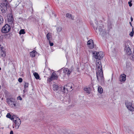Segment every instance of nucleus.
<instances>
[{"label":"nucleus","mask_w":134,"mask_h":134,"mask_svg":"<svg viewBox=\"0 0 134 134\" xmlns=\"http://www.w3.org/2000/svg\"><path fill=\"white\" fill-rule=\"evenodd\" d=\"M33 75L36 79H38L39 78V76L37 73L34 72L33 73Z\"/></svg>","instance_id":"obj_22"},{"label":"nucleus","mask_w":134,"mask_h":134,"mask_svg":"<svg viewBox=\"0 0 134 134\" xmlns=\"http://www.w3.org/2000/svg\"><path fill=\"white\" fill-rule=\"evenodd\" d=\"M132 56L130 57V59L132 60H134V51L132 52Z\"/></svg>","instance_id":"obj_28"},{"label":"nucleus","mask_w":134,"mask_h":134,"mask_svg":"<svg viewBox=\"0 0 134 134\" xmlns=\"http://www.w3.org/2000/svg\"><path fill=\"white\" fill-rule=\"evenodd\" d=\"M93 27L94 29L97 30L98 29L99 33V34L101 35L102 36H104L106 34V32L103 29V26L102 25H100L99 26L98 25L97 26V27Z\"/></svg>","instance_id":"obj_5"},{"label":"nucleus","mask_w":134,"mask_h":134,"mask_svg":"<svg viewBox=\"0 0 134 134\" xmlns=\"http://www.w3.org/2000/svg\"><path fill=\"white\" fill-rule=\"evenodd\" d=\"M49 43L50 44V46H53V45H54L53 43H51V42L50 41H49Z\"/></svg>","instance_id":"obj_33"},{"label":"nucleus","mask_w":134,"mask_h":134,"mask_svg":"<svg viewBox=\"0 0 134 134\" xmlns=\"http://www.w3.org/2000/svg\"><path fill=\"white\" fill-rule=\"evenodd\" d=\"M72 71L71 69H68L67 68L65 69L64 70V72L68 76L70 75Z\"/></svg>","instance_id":"obj_12"},{"label":"nucleus","mask_w":134,"mask_h":134,"mask_svg":"<svg viewBox=\"0 0 134 134\" xmlns=\"http://www.w3.org/2000/svg\"><path fill=\"white\" fill-rule=\"evenodd\" d=\"M62 29V27L60 26L57 27L56 28L57 33L59 34Z\"/></svg>","instance_id":"obj_20"},{"label":"nucleus","mask_w":134,"mask_h":134,"mask_svg":"<svg viewBox=\"0 0 134 134\" xmlns=\"http://www.w3.org/2000/svg\"><path fill=\"white\" fill-rule=\"evenodd\" d=\"M24 87L25 88L28 87L29 86V83L26 82H25L24 83Z\"/></svg>","instance_id":"obj_26"},{"label":"nucleus","mask_w":134,"mask_h":134,"mask_svg":"<svg viewBox=\"0 0 134 134\" xmlns=\"http://www.w3.org/2000/svg\"><path fill=\"white\" fill-rule=\"evenodd\" d=\"M93 54L94 57L96 59L100 60L102 59L103 57V52H93Z\"/></svg>","instance_id":"obj_6"},{"label":"nucleus","mask_w":134,"mask_h":134,"mask_svg":"<svg viewBox=\"0 0 134 134\" xmlns=\"http://www.w3.org/2000/svg\"><path fill=\"white\" fill-rule=\"evenodd\" d=\"M6 8L7 7L1 6V5H0V9L2 13H5Z\"/></svg>","instance_id":"obj_16"},{"label":"nucleus","mask_w":134,"mask_h":134,"mask_svg":"<svg viewBox=\"0 0 134 134\" xmlns=\"http://www.w3.org/2000/svg\"><path fill=\"white\" fill-rule=\"evenodd\" d=\"M11 120H13V128H14L15 127L16 129H18L21 122V121L20 119L16 115H14L12 116Z\"/></svg>","instance_id":"obj_2"},{"label":"nucleus","mask_w":134,"mask_h":134,"mask_svg":"<svg viewBox=\"0 0 134 134\" xmlns=\"http://www.w3.org/2000/svg\"><path fill=\"white\" fill-rule=\"evenodd\" d=\"M58 89V86L56 84L53 85V90L55 91H57Z\"/></svg>","instance_id":"obj_18"},{"label":"nucleus","mask_w":134,"mask_h":134,"mask_svg":"<svg viewBox=\"0 0 134 134\" xmlns=\"http://www.w3.org/2000/svg\"><path fill=\"white\" fill-rule=\"evenodd\" d=\"M6 101L8 104L11 107L14 108L16 106L15 99L13 98H7Z\"/></svg>","instance_id":"obj_4"},{"label":"nucleus","mask_w":134,"mask_h":134,"mask_svg":"<svg viewBox=\"0 0 134 134\" xmlns=\"http://www.w3.org/2000/svg\"><path fill=\"white\" fill-rule=\"evenodd\" d=\"M10 134H13V132L12 130H11L10 131Z\"/></svg>","instance_id":"obj_37"},{"label":"nucleus","mask_w":134,"mask_h":134,"mask_svg":"<svg viewBox=\"0 0 134 134\" xmlns=\"http://www.w3.org/2000/svg\"><path fill=\"white\" fill-rule=\"evenodd\" d=\"M131 21H133V18L132 17H131Z\"/></svg>","instance_id":"obj_39"},{"label":"nucleus","mask_w":134,"mask_h":134,"mask_svg":"<svg viewBox=\"0 0 134 134\" xmlns=\"http://www.w3.org/2000/svg\"><path fill=\"white\" fill-rule=\"evenodd\" d=\"M18 98L20 100H22V98H21V97L20 96H19Z\"/></svg>","instance_id":"obj_35"},{"label":"nucleus","mask_w":134,"mask_h":134,"mask_svg":"<svg viewBox=\"0 0 134 134\" xmlns=\"http://www.w3.org/2000/svg\"><path fill=\"white\" fill-rule=\"evenodd\" d=\"M37 52L35 51V50H34L33 51L31 52L30 53V56L32 57H34L36 55Z\"/></svg>","instance_id":"obj_17"},{"label":"nucleus","mask_w":134,"mask_h":134,"mask_svg":"<svg viewBox=\"0 0 134 134\" xmlns=\"http://www.w3.org/2000/svg\"><path fill=\"white\" fill-rule=\"evenodd\" d=\"M1 70V68L0 67V70Z\"/></svg>","instance_id":"obj_44"},{"label":"nucleus","mask_w":134,"mask_h":134,"mask_svg":"<svg viewBox=\"0 0 134 134\" xmlns=\"http://www.w3.org/2000/svg\"><path fill=\"white\" fill-rule=\"evenodd\" d=\"M1 55L2 57H4L6 55V52L5 50L1 51Z\"/></svg>","instance_id":"obj_21"},{"label":"nucleus","mask_w":134,"mask_h":134,"mask_svg":"<svg viewBox=\"0 0 134 134\" xmlns=\"http://www.w3.org/2000/svg\"><path fill=\"white\" fill-rule=\"evenodd\" d=\"M129 128V127H127L126 128V130L128 132H129L130 131V130L129 129L128 130L127 129H128Z\"/></svg>","instance_id":"obj_34"},{"label":"nucleus","mask_w":134,"mask_h":134,"mask_svg":"<svg viewBox=\"0 0 134 134\" xmlns=\"http://www.w3.org/2000/svg\"><path fill=\"white\" fill-rule=\"evenodd\" d=\"M12 116L9 113H8L6 115V117L7 118H10L11 120Z\"/></svg>","instance_id":"obj_29"},{"label":"nucleus","mask_w":134,"mask_h":134,"mask_svg":"<svg viewBox=\"0 0 134 134\" xmlns=\"http://www.w3.org/2000/svg\"><path fill=\"white\" fill-rule=\"evenodd\" d=\"M57 78V76L56 75V74L54 72H53L49 78V81L50 82L52 80H54L56 79Z\"/></svg>","instance_id":"obj_11"},{"label":"nucleus","mask_w":134,"mask_h":134,"mask_svg":"<svg viewBox=\"0 0 134 134\" xmlns=\"http://www.w3.org/2000/svg\"><path fill=\"white\" fill-rule=\"evenodd\" d=\"M125 80L126 75L124 74H121L120 79V81H124Z\"/></svg>","instance_id":"obj_13"},{"label":"nucleus","mask_w":134,"mask_h":134,"mask_svg":"<svg viewBox=\"0 0 134 134\" xmlns=\"http://www.w3.org/2000/svg\"><path fill=\"white\" fill-rule=\"evenodd\" d=\"M98 91L100 94H101L103 92V89L100 86H99L98 88Z\"/></svg>","instance_id":"obj_23"},{"label":"nucleus","mask_w":134,"mask_h":134,"mask_svg":"<svg viewBox=\"0 0 134 134\" xmlns=\"http://www.w3.org/2000/svg\"><path fill=\"white\" fill-rule=\"evenodd\" d=\"M87 45L90 49H92L94 47L93 41L92 40H90L88 41Z\"/></svg>","instance_id":"obj_10"},{"label":"nucleus","mask_w":134,"mask_h":134,"mask_svg":"<svg viewBox=\"0 0 134 134\" xmlns=\"http://www.w3.org/2000/svg\"><path fill=\"white\" fill-rule=\"evenodd\" d=\"M7 3L8 2L7 0H4V1H3V2L1 3V4L0 5H1V6L7 7Z\"/></svg>","instance_id":"obj_15"},{"label":"nucleus","mask_w":134,"mask_h":134,"mask_svg":"<svg viewBox=\"0 0 134 134\" xmlns=\"http://www.w3.org/2000/svg\"><path fill=\"white\" fill-rule=\"evenodd\" d=\"M74 85L71 83H68L66 85L64 86L62 90L63 91L64 93H67L68 91H70L73 90L74 87Z\"/></svg>","instance_id":"obj_3"},{"label":"nucleus","mask_w":134,"mask_h":134,"mask_svg":"<svg viewBox=\"0 0 134 134\" xmlns=\"http://www.w3.org/2000/svg\"><path fill=\"white\" fill-rule=\"evenodd\" d=\"M124 50L126 52V53L128 55H129L131 54L132 53L129 47L128 43L126 42L124 44Z\"/></svg>","instance_id":"obj_8"},{"label":"nucleus","mask_w":134,"mask_h":134,"mask_svg":"<svg viewBox=\"0 0 134 134\" xmlns=\"http://www.w3.org/2000/svg\"><path fill=\"white\" fill-rule=\"evenodd\" d=\"M46 37L48 40L50 41V38L52 37L51 34L50 32L48 33Z\"/></svg>","instance_id":"obj_19"},{"label":"nucleus","mask_w":134,"mask_h":134,"mask_svg":"<svg viewBox=\"0 0 134 134\" xmlns=\"http://www.w3.org/2000/svg\"><path fill=\"white\" fill-rule=\"evenodd\" d=\"M131 2L132 1H131L130 2H128V4L130 7H131L132 5V4L131 3Z\"/></svg>","instance_id":"obj_31"},{"label":"nucleus","mask_w":134,"mask_h":134,"mask_svg":"<svg viewBox=\"0 0 134 134\" xmlns=\"http://www.w3.org/2000/svg\"><path fill=\"white\" fill-rule=\"evenodd\" d=\"M130 24L131 25V23L130 22Z\"/></svg>","instance_id":"obj_42"},{"label":"nucleus","mask_w":134,"mask_h":134,"mask_svg":"<svg viewBox=\"0 0 134 134\" xmlns=\"http://www.w3.org/2000/svg\"><path fill=\"white\" fill-rule=\"evenodd\" d=\"M2 50H4V49L3 47H1V51Z\"/></svg>","instance_id":"obj_36"},{"label":"nucleus","mask_w":134,"mask_h":134,"mask_svg":"<svg viewBox=\"0 0 134 134\" xmlns=\"http://www.w3.org/2000/svg\"><path fill=\"white\" fill-rule=\"evenodd\" d=\"M90 89L89 88H84V90L88 94H90Z\"/></svg>","instance_id":"obj_24"},{"label":"nucleus","mask_w":134,"mask_h":134,"mask_svg":"<svg viewBox=\"0 0 134 134\" xmlns=\"http://www.w3.org/2000/svg\"><path fill=\"white\" fill-rule=\"evenodd\" d=\"M92 45V44H90V46H91Z\"/></svg>","instance_id":"obj_41"},{"label":"nucleus","mask_w":134,"mask_h":134,"mask_svg":"<svg viewBox=\"0 0 134 134\" xmlns=\"http://www.w3.org/2000/svg\"><path fill=\"white\" fill-rule=\"evenodd\" d=\"M134 34V31L133 30V28L132 29V31L130 32L129 34V35L131 36L132 37L133 36Z\"/></svg>","instance_id":"obj_27"},{"label":"nucleus","mask_w":134,"mask_h":134,"mask_svg":"<svg viewBox=\"0 0 134 134\" xmlns=\"http://www.w3.org/2000/svg\"><path fill=\"white\" fill-rule=\"evenodd\" d=\"M95 24H96V25H97V23H98V22H97V21H96V20H95Z\"/></svg>","instance_id":"obj_38"},{"label":"nucleus","mask_w":134,"mask_h":134,"mask_svg":"<svg viewBox=\"0 0 134 134\" xmlns=\"http://www.w3.org/2000/svg\"><path fill=\"white\" fill-rule=\"evenodd\" d=\"M66 17L69 19L72 20H74V17L70 13H67L66 14Z\"/></svg>","instance_id":"obj_14"},{"label":"nucleus","mask_w":134,"mask_h":134,"mask_svg":"<svg viewBox=\"0 0 134 134\" xmlns=\"http://www.w3.org/2000/svg\"><path fill=\"white\" fill-rule=\"evenodd\" d=\"M25 91H26V88H25V89L23 90V92H24V93H25Z\"/></svg>","instance_id":"obj_40"},{"label":"nucleus","mask_w":134,"mask_h":134,"mask_svg":"<svg viewBox=\"0 0 134 134\" xmlns=\"http://www.w3.org/2000/svg\"><path fill=\"white\" fill-rule=\"evenodd\" d=\"M25 33V32L24 31V29H21L19 32V34L20 35L22 34H24Z\"/></svg>","instance_id":"obj_25"},{"label":"nucleus","mask_w":134,"mask_h":134,"mask_svg":"<svg viewBox=\"0 0 134 134\" xmlns=\"http://www.w3.org/2000/svg\"><path fill=\"white\" fill-rule=\"evenodd\" d=\"M18 81L20 82H21L23 81V79L21 78H19L18 80Z\"/></svg>","instance_id":"obj_32"},{"label":"nucleus","mask_w":134,"mask_h":134,"mask_svg":"<svg viewBox=\"0 0 134 134\" xmlns=\"http://www.w3.org/2000/svg\"><path fill=\"white\" fill-rule=\"evenodd\" d=\"M1 86H0V89H1Z\"/></svg>","instance_id":"obj_43"},{"label":"nucleus","mask_w":134,"mask_h":134,"mask_svg":"<svg viewBox=\"0 0 134 134\" xmlns=\"http://www.w3.org/2000/svg\"><path fill=\"white\" fill-rule=\"evenodd\" d=\"M3 19L2 18H0V25L3 22Z\"/></svg>","instance_id":"obj_30"},{"label":"nucleus","mask_w":134,"mask_h":134,"mask_svg":"<svg viewBox=\"0 0 134 134\" xmlns=\"http://www.w3.org/2000/svg\"><path fill=\"white\" fill-rule=\"evenodd\" d=\"M125 104L128 109L131 111L134 110V108L132 106V103L128 101L125 102Z\"/></svg>","instance_id":"obj_9"},{"label":"nucleus","mask_w":134,"mask_h":134,"mask_svg":"<svg viewBox=\"0 0 134 134\" xmlns=\"http://www.w3.org/2000/svg\"><path fill=\"white\" fill-rule=\"evenodd\" d=\"M96 65L97 68L96 69L97 79L100 83L104 84V80L101 63L99 61L98 62H97Z\"/></svg>","instance_id":"obj_1"},{"label":"nucleus","mask_w":134,"mask_h":134,"mask_svg":"<svg viewBox=\"0 0 134 134\" xmlns=\"http://www.w3.org/2000/svg\"><path fill=\"white\" fill-rule=\"evenodd\" d=\"M10 29V26L8 24H6L2 28L1 31L2 33H6L9 31Z\"/></svg>","instance_id":"obj_7"}]
</instances>
